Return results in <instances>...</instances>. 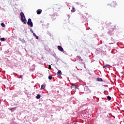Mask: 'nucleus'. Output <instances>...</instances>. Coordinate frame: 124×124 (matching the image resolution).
Listing matches in <instances>:
<instances>
[{"label":"nucleus","instance_id":"14","mask_svg":"<svg viewBox=\"0 0 124 124\" xmlns=\"http://www.w3.org/2000/svg\"><path fill=\"white\" fill-rule=\"evenodd\" d=\"M1 26H2V27L3 28H4V27H5V25L4 23H2L1 24Z\"/></svg>","mask_w":124,"mask_h":124},{"label":"nucleus","instance_id":"4","mask_svg":"<svg viewBox=\"0 0 124 124\" xmlns=\"http://www.w3.org/2000/svg\"><path fill=\"white\" fill-rule=\"evenodd\" d=\"M57 48L58 50H59V51H61V52H62V51H63V48H62V46H57Z\"/></svg>","mask_w":124,"mask_h":124},{"label":"nucleus","instance_id":"6","mask_svg":"<svg viewBox=\"0 0 124 124\" xmlns=\"http://www.w3.org/2000/svg\"><path fill=\"white\" fill-rule=\"evenodd\" d=\"M41 12H42V10L41 9H38L37 10V14H38V15L41 14Z\"/></svg>","mask_w":124,"mask_h":124},{"label":"nucleus","instance_id":"18","mask_svg":"<svg viewBox=\"0 0 124 124\" xmlns=\"http://www.w3.org/2000/svg\"><path fill=\"white\" fill-rule=\"evenodd\" d=\"M48 69H49V70L52 69V68L51 67V65H49L48 66Z\"/></svg>","mask_w":124,"mask_h":124},{"label":"nucleus","instance_id":"13","mask_svg":"<svg viewBox=\"0 0 124 124\" xmlns=\"http://www.w3.org/2000/svg\"><path fill=\"white\" fill-rule=\"evenodd\" d=\"M40 95L39 94H38L36 97V98H37V99H39V98H40Z\"/></svg>","mask_w":124,"mask_h":124},{"label":"nucleus","instance_id":"2","mask_svg":"<svg viewBox=\"0 0 124 124\" xmlns=\"http://www.w3.org/2000/svg\"><path fill=\"white\" fill-rule=\"evenodd\" d=\"M27 24L29 26H30V27H31V28H32L33 24H32V22H31V18L28 19Z\"/></svg>","mask_w":124,"mask_h":124},{"label":"nucleus","instance_id":"20","mask_svg":"<svg viewBox=\"0 0 124 124\" xmlns=\"http://www.w3.org/2000/svg\"><path fill=\"white\" fill-rule=\"evenodd\" d=\"M33 36H36V34H35V33H33Z\"/></svg>","mask_w":124,"mask_h":124},{"label":"nucleus","instance_id":"12","mask_svg":"<svg viewBox=\"0 0 124 124\" xmlns=\"http://www.w3.org/2000/svg\"><path fill=\"white\" fill-rule=\"evenodd\" d=\"M88 92H87L88 93H91V91L89 90V89H88V87L85 88V91H88Z\"/></svg>","mask_w":124,"mask_h":124},{"label":"nucleus","instance_id":"7","mask_svg":"<svg viewBox=\"0 0 124 124\" xmlns=\"http://www.w3.org/2000/svg\"><path fill=\"white\" fill-rule=\"evenodd\" d=\"M96 81H97L98 82H103L102 78H97L96 79Z\"/></svg>","mask_w":124,"mask_h":124},{"label":"nucleus","instance_id":"11","mask_svg":"<svg viewBox=\"0 0 124 124\" xmlns=\"http://www.w3.org/2000/svg\"><path fill=\"white\" fill-rule=\"evenodd\" d=\"M45 87H46V86H45V85H42L41 86V89H43V90H44V89H45Z\"/></svg>","mask_w":124,"mask_h":124},{"label":"nucleus","instance_id":"16","mask_svg":"<svg viewBox=\"0 0 124 124\" xmlns=\"http://www.w3.org/2000/svg\"><path fill=\"white\" fill-rule=\"evenodd\" d=\"M52 76H49L48 77V79H49V80H52Z\"/></svg>","mask_w":124,"mask_h":124},{"label":"nucleus","instance_id":"5","mask_svg":"<svg viewBox=\"0 0 124 124\" xmlns=\"http://www.w3.org/2000/svg\"><path fill=\"white\" fill-rule=\"evenodd\" d=\"M72 90H76V89H77V86L75 84L72 85L71 87Z\"/></svg>","mask_w":124,"mask_h":124},{"label":"nucleus","instance_id":"19","mask_svg":"<svg viewBox=\"0 0 124 124\" xmlns=\"http://www.w3.org/2000/svg\"><path fill=\"white\" fill-rule=\"evenodd\" d=\"M30 31H31V32H32V33H33V31H32V29H30Z\"/></svg>","mask_w":124,"mask_h":124},{"label":"nucleus","instance_id":"1","mask_svg":"<svg viewBox=\"0 0 124 124\" xmlns=\"http://www.w3.org/2000/svg\"><path fill=\"white\" fill-rule=\"evenodd\" d=\"M20 17L22 22H23L25 24H27V20L26 19V17H25V15L24 14V13H20Z\"/></svg>","mask_w":124,"mask_h":124},{"label":"nucleus","instance_id":"21","mask_svg":"<svg viewBox=\"0 0 124 124\" xmlns=\"http://www.w3.org/2000/svg\"><path fill=\"white\" fill-rule=\"evenodd\" d=\"M109 65H105V66H103V67H107V66Z\"/></svg>","mask_w":124,"mask_h":124},{"label":"nucleus","instance_id":"10","mask_svg":"<svg viewBox=\"0 0 124 124\" xmlns=\"http://www.w3.org/2000/svg\"><path fill=\"white\" fill-rule=\"evenodd\" d=\"M16 109H17V108L15 107V108H11L10 110H11V111H12V112H13V111H15V110H16Z\"/></svg>","mask_w":124,"mask_h":124},{"label":"nucleus","instance_id":"15","mask_svg":"<svg viewBox=\"0 0 124 124\" xmlns=\"http://www.w3.org/2000/svg\"><path fill=\"white\" fill-rule=\"evenodd\" d=\"M0 40H1V41H4L5 40V39H4V38H1Z\"/></svg>","mask_w":124,"mask_h":124},{"label":"nucleus","instance_id":"17","mask_svg":"<svg viewBox=\"0 0 124 124\" xmlns=\"http://www.w3.org/2000/svg\"><path fill=\"white\" fill-rule=\"evenodd\" d=\"M107 98L108 100H110L111 99V97L110 96H108Z\"/></svg>","mask_w":124,"mask_h":124},{"label":"nucleus","instance_id":"9","mask_svg":"<svg viewBox=\"0 0 124 124\" xmlns=\"http://www.w3.org/2000/svg\"><path fill=\"white\" fill-rule=\"evenodd\" d=\"M76 11V9L74 8V6H72V9L71 10V12H75Z\"/></svg>","mask_w":124,"mask_h":124},{"label":"nucleus","instance_id":"3","mask_svg":"<svg viewBox=\"0 0 124 124\" xmlns=\"http://www.w3.org/2000/svg\"><path fill=\"white\" fill-rule=\"evenodd\" d=\"M118 5L116 1H113L110 3L111 7H116Z\"/></svg>","mask_w":124,"mask_h":124},{"label":"nucleus","instance_id":"23","mask_svg":"<svg viewBox=\"0 0 124 124\" xmlns=\"http://www.w3.org/2000/svg\"><path fill=\"white\" fill-rule=\"evenodd\" d=\"M19 78H21V79H22V76H19Z\"/></svg>","mask_w":124,"mask_h":124},{"label":"nucleus","instance_id":"22","mask_svg":"<svg viewBox=\"0 0 124 124\" xmlns=\"http://www.w3.org/2000/svg\"><path fill=\"white\" fill-rule=\"evenodd\" d=\"M35 37H36V39H38V36H35Z\"/></svg>","mask_w":124,"mask_h":124},{"label":"nucleus","instance_id":"8","mask_svg":"<svg viewBox=\"0 0 124 124\" xmlns=\"http://www.w3.org/2000/svg\"><path fill=\"white\" fill-rule=\"evenodd\" d=\"M62 71L61 70H59L57 72V75H59L60 76H61V75H62Z\"/></svg>","mask_w":124,"mask_h":124}]
</instances>
